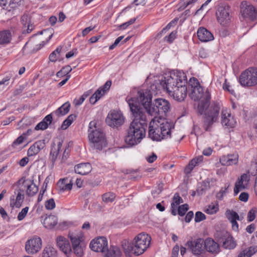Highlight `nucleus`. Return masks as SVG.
<instances>
[{
	"instance_id": "obj_1",
	"label": "nucleus",
	"mask_w": 257,
	"mask_h": 257,
	"mask_svg": "<svg viewBox=\"0 0 257 257\" xmlns=\"http://www.w3.org/2000/svg\"><path fill=\"white\" fill-rule=\"evenodd\" d=\"M126 101L135 118L130 124L125 142L129 145L134 146L139 143L145 137V127L147 125L148 118L146 112L138 107L139 102L136 99L126 97Z\"/></svg>"
},
{
	"instance_id": "obj_2",
	"label": "nucleus",
	"mask_w": 257,
	"mask_h": 257,
	"mask_svg": "<svg viewBox=\"0 0 257 257\" xmlns=\"http://www.w3.org/2000/svg\"><path fill=\"white\" fill-rule=\"evenodd\" d=\"M187 84V77L181 71L166 75L160 83L163 89L167 90L169 94L178 101L184 100L186 97Z\"/></svg>"
},
{
	"instance_id": "obj_3",
	"label": "nucleus",
	"mask_w": 257,
	"mask_h": 257,
	"mask_svg": "<svg viewBox=\"0 0 257 257\" xmlns=\"http://www.w3.org/2000/svg\"><path fill=\"white\" fill-rule=\"evenodd\" d=\"M174 127L173 123L164 118H152L149 127V136L153 141H160L171 137V130Z\"/></svg>"
},
{
	"instance_id": "obj_4",
	"label": "nucleus",
	"mask_w": 257,
	"mask_h": 257,
	"mask_svg": "<svg viewBox=\"0 0 257 257\" xmlns=\"http://www.w3.org/2000/svg\"><path fill=\"white\" fill-rule=\"evenodd\" d=\"M174 127L173 123L164 118H152L149 127V136L153 141H160L171 137V130Z\"/></svg>"
},
{
	"instance_id": "obj_5",
	"label": "nucleus",
	"mask_w": 257,
	"mask_h": 257,
	"mask_svg": "<svg viewBox=\"0 0 257 257\" xmlns=\"http://www.w3.org/2000/svg\"><path fill=\"white\" fill-rule=\"evenodd\" d=\"M151 239L148 234L141 233L134 238L132 244L126 241H123L122 246L125 255L130 256L131 252L137 255L142 254L149 246Z\"/></svg>"
},
{
	"instance_id": "obj_6",
	"label": "nucleus",
	"mask_w": 257,
	"mask_h": 257,
	"mask_svg": "<svg viewBox=\"0 0 257 257\" xmlns=\"http://www.w3.org/2000/svg\"><path fill=\"white\" fill-rule=\"evenodd\" d=\"M128 97L131 98L129 96ZM132 98L136 99L139 102L138 107L139 108L143 111V109L140 108L139 106L140 104H141L147 113L149 115L154 117L153 118H156V119L163 118L161 117L160 112L157 110L158 107L156 106L157 104H156L155 100H154L153 102H152V94L150 90L148 89L141 90L138 92L137 97Z\"/></svg>"
},
{
	"instance_id": "obj_7",
	"label": "nucleus",
	"mask_w": 257,
	"mask_h": 257,
	"mask_svg": "<svg viewBox=\"0 0 257 257\" xmlns=\"http://www.w3.org/2000/svg\"><path fill=\"white\" fill-rule=\"evenodd\" d=\"M88 139L91 148L101 150L107 145L105 136L100 128L96 126L95 121H91L89 124Z\"/></svg>"
},
{
	"instance_id": "obj_8",
	"label": "nucleus",
	"mask_w": 257,
	"mask_h": 257,
	"mask_svg": "<svg viewBox=\"0 0 257 257\" xmlns=\"http://www.w3.org/2000/svg\"><path fill=\"white\" fill-rule=\"evenodd\" d=\"M239 82L242 86H251L257 84V68L250 67L241 73Z\"/></svg>"
},
{
	"instance_id": "obj_9",
	"label": "nucleus",
	"mask_w": 257,
	"mask_h": 257,
	"mask_svg": "<svg viewBox=\"0 0 257 257\" xmlns=\"http://www.w3.org/2000/svg\"><path fill=\"white\" fill-rule=\"evenodd\" d=\"M219 110L220 105L219 103L213 102L205 113V118L204 121V128L206 131H209L211 125L214 122L216 121Z\"/></svg>"
},
{
	"instance_id": "obj_10",
	"label": "nucleus",
	"mask_w": 257,
	"mask_h": 257,
	"mask_svg": "<svg viewBox=\"0 0 257 257\" xmlns=\"http://www.w3.org/2000/svg\"><path fill=\"white\" fill-rule=\"evenodd\" d=\"M217 22L222 26H227L231 22L230 7L226 4L219 5L216 12Z\"/></svg>"
},
{
	"instance_id": "obj_11",
	"label": "nucleus",
	"mask_w": 257,
	"mask_h": 257,
	"mask_svg": "<svg viewBox=\"0 0 257 257\" xmlns=\"http://www.w3.org/2000/svg\"><path fill=\"white\" fill-rule=\"evenodd\" d=\"M42 246L41 238L37 236H34L26 242L25 248L28 254H34L40 250Z\"/></svg>"
},
{
	"instance_id": "obj_12",
	"label": "nucleus",
	"mask_w": 257,
	"mask_h": 257,
	"mask_svg": "<svg viewBox=\"0 0 257 257\" xmlns=\"http://www.w3.org/2000/svg\"><path fill=\"white\" fill-rule=\"evenodd\" d=\"M124 121L122 113L119 111L113 110L108 113L106 122L111 127H118L121 125Z\"/></svg>"
},
{
	"instance_id": "obj_13",
	"label": "nucleus",
	"mask_w": 257,
	"mask_h": 257,
	"mask_svg": "<svg viewBox=\"0 0 257 257\" xmlns=\"http://www.w3.org/2000/svg\"><path fill=\"white\" fill-rule=\"evenodd\" d=\"M240 13L243 18H248L253 20L256 18V11L254 7L249 3L243 1L240 6Z\"/></svg>"
},
{
	"instance_id": "obj_14",
	"label": "nucleus",
	"mask_w": 257,
	"mask_h": 257,
	"mask_svg": "<svg viewBox=\"0 0 257 257\" xmlns=\"http://www.w3.org/2000/svg\"><path fill=\"white\" fill-rule=\"evenodd\" d=\"M89 246L94 251L105 253L108 248L107 239L103 236L97 237L91 241Z\"/></svg>"
},
{
	"instance_id": "obj_15",
	"label": "nucleus",
	"mask_w": 257,
	"mask_h": 257,
	"mask_svg": "<svg viewBox=\"0 0 257 257\" xmlns=\"http://www.w3.org/2000/svg\"><path fill=\"white\" fill-rule=\"evenodd\" d=\"M199 98L198 105V110L200 114H203L209 106V102L211 98V95L208 89H207L205 92L198 96Z\"/></svg>"
},
{
	"instance_id": "obj_16",
	"label": "nucleus",
	"mask_w": 257,
	"mask_h": 257,
	"mask_svg": "<svg viewBox=\"0 0 257 257\" xmlns=\"http://www.w3.org/2000/svg\"><path fill=\"white\" fill-rule=\"evenodd\" d=\"M187 245L190 248L192 253L195 255H199L203 253L204 249V240L202 238H198L194 241H189Z\"/></svg>"
},
{
	"instance_id": "obj_17",
	"label": "nucleus",
	"mask_w": 257,
	"mask_h": 257,
	"mask_svg": "<svg viewBox=\"0 0 257 257\" xmlns=\"http://www.w3.org/2000/svg\"><path fill=\"white\" fill-rule=\"evenodd\" d=\"M52 36V35H50L49 36V38L46 41L43 40L42 37H40L36 39H35V37H33L26 44L25 47H33V51H38L49 41Z\"/></svg>"
},
{
	"instance_id": "obj_18",
	"label": "nucleus",
	"mask_w": 257,
	"mask_h": 257,
	"mask_svg": "<svg viewBox=\"0 0 257 257\" xmlns=\"http://www.w3.org/2000/svg\"><path fill=\"white\" fill-rule=\"evenodd\" d=\"M57 246L66 255L68 256L72 251L71 246L69 240L64 236H59L56 238Z\"/></svg>"
},
{
	"instance_id": "obj_19",
	"label": "nucleus",
	"mask_w": 257,
	"mask_h": 257,
	"mask_svg": "<svg viewBox=\"0 0 257 257\" xmlns=\"http://www.w3.org/2000/svg\"><path fill=\"white\" fill-rule=\"evenodd\" d=\"M249 181V175L247 174H242L238 181L235 183L234 193L236 195L240 191L245 189Z\"/></svg>"
},
{
	"instance_id": "obj_20",
	"label": "nucleus",
	"mask_w": 257,
	"mask_h": 257,
	"mask_svg": "<svg viewBox=\"0 0 257 257\" xmlns=\"http://www.w3.org/2000/svg\"><path fill=\"white\" fill-rule=\"evenodd\" d=\"M157 107H158L157 110L162 117L163 115H165L166 113L170 110L171 105L169 102L163 98H158L155 99Z\"/></svg>"
},
{
	"instance_id": "obj_21",
	"label": "nucleus",
	"mask_w": 257,
	"mask_h": 257,
	"mask_svg": "<svg viewBox=\"0 0 257 257\" xmlns=\"http://www.w3.org/2000/svg\"><path fill=\"white\" fill-rule=\"evenodd\" d=\"M222 234L223 236L219 239V241L222 242L223 246L227 249L234 248L236 244L232 237L227 232H223Z\"/></svg>"
},
{
	"instance_id": "obj_22",
	"label": "nucleus",
	"mask_w": 257,
	"mask_h": 257,
	"mask_svg": "<svg viewBox=\"0 0 257 257\" xmlns=\"http://www.w3.org/2000/svg\"><path fill=\"white\" fill-rule=\"evenodd\" d=\"M15 194H16V197L15 198L14 196L11 197L10 205L12 208L14 207L19 208L21 207L24 199L23 191L21 189L17 190L15 191Z\"/></svg>"
},
{
	"instance_id": "obj_23",
	"label": "nucleus",
	"mask_w": 257,
	"mask_h": 257,
	"mask_svg": "<svg viewBox=\"0 0 257 257\" xmlns=\"http://www.w3.org/2000/svg\"><path fill=\"white\" fill-rule=\"evenodd\" d=\"M221 123L223 125L233 127L236 123L233 116L226 110H223L221 112Z\"/></svg>"
},
{
	"instance_id": "obj_24",
	"label": "nucleus",
	"mask_w": 257,
	"mask_h": 257,
	"mask_svg": "<svg viewBox=\"0 0 257 257\" xmlns=\"http://www.w3.org/2000/svg\"><path fill=\"white\" fill-rule=\"evenodd\" d=\"M197 34L199 40L201 42H207L214 39L213 34L204 27L199 28Z\"/></svg>"
},
{
	"instance_id": "obj_25",
	"label": "nucleus",
	"mask_w": 257,
	"mask_h": 257,
	"mask_svg": "<svg viewBox=\"0 0 257 257\" xmlns=\"http://www.w3.org/2000/svg\"><path fill=\"white\" fill-rule=\"evenodd\" d=\"M204 248L209 252L217 254L219 252V246L214 240L208 238L204 240Z\"/></svg>"
},
{
	"instance_id": "obj_26",
	"label": "nucleus",
	"mask_w": 257,
	"mask_h": 257,
	"mask_svg": "<svg viewBox=\"0 0 257 257\" xmlns=\"http://www.w3.org/2000/svg\"><path fill=\"white\" fill-rule=\"evenodd\" d=\"M21 22L23 25V33H30L34 29V26L31 22L30 17L24 14L21 17Z\"/></svg>"
},
{
	"instance_id": "obj_27",
	"label": "nucleus",
	"mask_w": 257,
	"mask_h": 257,
	"mask_svg": "<svg viewBox=\"0 0 257 257\" xmlns=\"http://www.w3.org/2000/svg\"><path fill=\"white\" fill-rule=\"evenodd\" d=\"M45 147L44 140H39L35 142L28 149L27 154L29 157H31L37 155L41 150Z\"/></svg>"
},
{
	"instance_id": "obj_28",
	"label": "nucleus",
	"mask_w": 257,
	"mask_h": 257,
	"mask_svg": "<svg viewBox=\"0 0 257 257\" xmlns=\"http://www.w3.org/2000/svg\"><path fill=\"white\" fill-rule=\"evenodd\" d=\"M63 142L60 139L55 140L52 145L50 156L53 162H55L59 154V151L62 147Z\"/></svg>"
},
{
	"instance_id": "obj_29",
	"label": "nucleus",
	"mask_w": 257,
	"mask_h": 257,
	"mask_svg": "<svg viewBox=\"0 0 257 257\" xmlns=\"http://www.w3.org/2000/svg\"><path fill=\"white\" fill-rule=\"evenodd\" d=\"M74 170L75 173L81 175H85L91 172V166L88 163H81L75 166Z\"/></svg>"
},
{
	"instance_id": "obj_30",
	"label": "nucleus",
	"mask_w": 257,
	"mask_h": 257,
	"mask_svg": "<svg viewBox=\"0 0 257 257\" xmlns=\"http://www.w3.org/2000/svg\"><path fill=\"white\" fill-rule=\"evenodd\" d=\"M68 236L71 241L72 246L83 244L82 243L83 234L82 232H70L69 233Z\"/></svg>"
},
{
	"instance_id": "obj_31",
	"label": "nucleus",
	"mask_w": 257,
	"mask_h": 257,
	"mask_svg": "<svg viewBox=\"0 0 257 257\" xmlns=\"http://www.w3.org/2000/svg\"><path fill=\"white\" fill-rule=\"evenodd\" d=\"M238 162L237 155H228L222 156L220 159V162L222 165L229 166L236 164Z\"/></svg>"
},
{
	"instance_id": "obj_32",
	"label": "nucleus",
	"mask_w": 257,
	"mask_h": 257,
	"mask_svg": "<svg viewBox=\"0 0 257 257\" xmlns=\"http://www.w3.org/2000/svg\"><path fill=\"white\" fill-rule=\"evenodd\" d=\"M27 187L26 194L30 196H33L38 191V187L31 180H25L24 182Z\"/></svg>"
},
{
	"instance_id": "obj_33",
	"label": "nucleus",
	"mask_w": 257,
	"mask_h": 257,
	"mask_svg": "<svg viewBox=\"0 0 257 257\" xmlns=\"http://www.w3.org/2000/svg\"><path fill=\"white\" fill-rule=\"evenodd\" d=\"M70 105V103L68 101L65 102L57 109L53 112V115L57 117L65 115L69 111Z\"/></svg>"
},
{
	"instance_id": "obj_34",
	"label": "nucleus",
	"mask_w": 257,
	"mask_h": 257,
	"mask_svg": "<svg viewBox=\"0 0 257 257\" xmlns=\"http://www.w3.org/2000/svg\"><path fill=\"white\" fill-rule=\"evenodd\" d=\"M58 188L60 191H69L72 189V184L68 179H62L57 183Z\"/></svg>"
},
{
	"instance_id": "obj_35",
	"label": "nucleus",
	"mask_w": 257,
	"mask_h": 257,
	"mask_svg": "<svg viewBox=\"0 0 257 257\" xmlns=\"http://www.w3.org/2000/svg\"><path fill=\"white\" fill-rule=\"evenodd\" d=\"M58 219L55 215H49L46 217L44 220V224L46 228H52L57 223Z\"/></svg>"
},
{
	"instance_id": "obj_36",
	"label": "nucleus",
	"mask_w": 257,
	"mask_h": 257,
	"mask_svg": "<svg viewBox=\"0 0 257 257\" xmlns=\"http://www.w3.org/2000/svg\"><path fill=\"white\" fill-rule=\"evenodd\" d=\"M12 38L11 33L9 30L0 31V45L8 44Z\"/></svg>"
},
{
	"instance_id": "obj_37",
	"label": "nucleus",
	"mask_w": 257,
	"mask_h": 257,
	"mask_svg": "<svg viewBox=\"0 0 257 257\" xmlns=\"http://www.w3.org/2000/svg\"><path fill=\"white\" fill-rule=\"evenodd\" d=\"M106 252L105 257H121V252L120 249L116 246H111L109 249L107 248Z\"/></svg>"
},
{
	"instance_id": "obj_38",
	"label": "nucleus",
	"mask_w": 257,
	"mask_h": 257,
	"mask_svg": "<svg viewBox=\"0 0 257 257\" xmlns=\"http://www.w3.org/2000/svg\"><path fill=\"white\" fill-rule=\"evenodd\" d=\"M105 93V90H103L101 87L98 88L95 92L90 97L89 102L94 104Z\"/></svg>"
},
{
	"instance_id": "obj_39",
	"label": "nucleus",
	"mask_w": 257,
	"mask_h": 257,
	"mask_svg": "<svg viewBox=\"0 0 257 257\" xmlns=\"http://www.w3.org/2000/svg\"><path fill=\"white\" fill-rule=\"evenodd\" d=\"M56 250L51 245H47L43 250L42 257H56Z\"/></svg>"
},
{
	"instance_id": "obj_40",
	"label": "nucleus",
	"mask_w": 257,
	"mask_h": 257,
	"mask_svg": "<svg viewBox=\"0 0 257 257\" xmlns=\"http://www.w3.org/2000/svg\"><path fill=\"white\" fill-rule=\"evenodd\" d=\"M256 250V248L254 246L248 247L241 251L238 254V257H251Z\"/></svg>"
},
{
	"instance_id": "obj_41",
	"label": "nucleus",
	"mask_w": 257,
	"mask_h": 257,
	"mask_svg": "<svg viewBox=\"0 0 257 257\" xmlns=\"http://www.w3.org/2000/svg\"><path fill=\"white\" fill-rule=\"evenodd\" d=\"M76 115L75 114H70L67 118L63 122L61 125V128L63 130L67 129L75 119Z\"/></svg>"
},
{
	"instance_id": "obj_42",
	"label": "nucleus",
	"mask_w": 257,
	"mask_h": 257,
	"mask_svg": "<svg viewBox=\"0 0 257 257\" xmlns=\"http://www.w3.org/2000/svg\"><path fill=\"white\" fill-rule=\"evenodd\" d=\"M22 0H0V5L6 6L8 5L11 8H16Z\"/></svg>"
},
{
	"instance_id": "obj_43",
	"label": "nucleus",
	"mask_w": 257,
	"mask_h": 257,
	"mask_svg": "<svg viewBox=\"0 0 257 257\" xmlns=\"http://www.w3.org/2000/svg\"><path fill=\"white\" fill-rule=\"evenodd\" d=\"M115 198V195L112 192H107L102 195L103 201L106 203L113 202Z\"/></svg>"
},
{
	"instance_id": "obj_44",
	"label": "nucleus",
	"mask_w": 257,
	"mask_h": 257,
	"mask_svg": "<svg viewBox=\"0 0 257 257\" xmlns=\"http://www.w3.org/2000/svg\"><path fill=\"white\" fill-rule=\"evenodd\" d=\"M74 253L78 256H82L83 255V250L85 247L84 244L72 246Z\"/></svg>"
},
{
	"instance_id": "obj_45",
	"label": "nucleus",
	"mask_w": 257,
	"mask_h": 257,
	"mask_svg": "<svg viewBox=\"0 0 257 257\" xmlns=\"http://www.w3.org/2000/svg\"><path fill=\"white\" fill-rule=\"evenodd\" d=\"M197 1V0H181L179 4L180 7L178 9L179 10H183L188 6L195 3Z\"/></svg>"
},
{
	"instance_id": "obj_46",
	"label": "nucleus",
	"mask_w": 257,
	"mask_h": 257,
	"mask_svg": "<svg viewBox=\"0 0 257 257\" xmlns=\"http://www.w3.org/2000/svg\"><path fill=\"white\" fill-rule=\"evenodd\" d=\"M61 52V49L57 48L55 51L52 52L49 56V60L52 62H55L58 58V55Z\"/></svg>"
},
{
	"instance_id": "obj_47",
	"label": "nucleus",
	"mask_w": 257,
	"mask_h": 257,
	"mask_svg": "<svg viewBox=\"0 0 257 257\" xmlns=\"http://www.w3.org/2000/svg\"><path fill=\"white\" fill-rule=\"evenodd\" d=\"M227 217L229 220H239V217L238 214L233 211H227Z\"/></svg>"
},
{
	"instance_id": "obj_48",
	"label": "nucleus",
	"mask_w": 257,
	"mask_h": 257,
	"mask_svg": "<svg viewBox=\"0 0 257 257\" xmlns=\"http://www.w3.org/2000/svg\"><path fill=\"white\" fill-rule=\"evenodd\" d=\"M188 209L189 206L187 204L179 206L178 208V213L179 215L183 216L185 214Z\"/></svg>"
},
{
	"instance_id": "obj_49",
	"label": "nucleus",
	"mask_w": 257,
	"mask_h": 257,
	"mask_svg": "<svg viewBox=\"0 0 257 257\" xmlns=\"http://www.w3.org/2000/svg\"><path fill=\"white\" fill-rule=\"evenodd\" d=\"M218 210L217 205H210L208 206L205 210V212L209 214H213L216 213Z\"/></svg>"
},
{
	"instance_id": "obj_50",
	"label": "nucleus",
	"mask_w": 257,
	"mask_h": 257,
	"mask_svg": "<svg viewBox=\"0 0 257 257\" xmlns=\"http://www.w3.org/2000/svg\"><path fill=\"white\" fill-rule=\"evenodd\" d=\"M29 209V208L28 206L25 207V208L22 209L21 211L20 212H19V213L18 214V215L17 217L18 220L21 221L24 219V218L26 216V215L28 213Z\"/></svg>"
},
{
	"instance_id": "obj_51",
	"label": "nucleus",
	"mask_w": 257,
	"mask_h": 257,
	"mask_svg": "<svg viewBox=\"0 0 257 257\" xmlns=\"http://www.w3.org/2000/svg\"><path fill=\"white\" fill-rule=\"evenodd\" d=\"M45 207L47 209L52 210L55 207V203L53 198L48 200L45 202Z\"/></svg>"
},
{
	"instance_id": "obj_52",
	"label": "nucleus",
	"mask_w": 257,
	"mask_h": 257,
	"mask_svg": "<svg viewBox=\"0 0 257 257\" xmlns=\"http://www.w3.org/2000/svg\"><path fill=\"white\" fill-rule=\"evenodd\" d=\"M205 219V215L200 211H197L195 214V221L196 222H199Z\"/></svg>"
},
{
	"instance_id": "obj_53",
	"label": "nucleus",
	"mask_w": 257,
	"mask_h": 257,
	"mask_svg": "<svg viewBox=\"0 0 257 257\" xmlns=\"http://www.w3.org/2000/svg\"><path fill=\"white\" fill-rule=\"evenodd\" d=\"M48 125L46 122H44V121H42L39 123L37 124V125L35 127L36 130H44L46 129L48 127Z\"/></svg>"
},
{
	"instance_id": "obj_54",
	"label": "nucleus",
	"mask_w": 257,
	"mask_h": 257,
	"mask_svg": "<svg viewBox=\"0 0 257 257\" xmlns=\"http://www.w3.org/2000/svg\"><path fill=\"white\" fill-rule=\"evenodd\" d=\"M228 187L225 189H221L220 191L217 194L216 198L217 199L222 200L224 195L227 193Z\"/></svg>"
},
{
	"instance_id": "obj_55",
	"label": "nucleus",
	"mask_w": 257,
	"mask_h": 257,
	"mask_svg": "<svg viewBox=\"0 0 257 257\" xmlns=\"http://www.w3.org/2000/svg\"><path fill=\"white\" fill-rule=\"evenodd\" d=\"M24 139L25 138L23 136H20L13 143L12 147L15 148L21 144L23 142Z\"/></svg>"
},
{
	"instance_id": "obj_56",
	"label": "nucleus",
	"mask_w": 257,
	"mask_h": 257,
	"mask_svg": "<svg viewBox=\"0 0 257 257\" xmlns=\"http://www.w3.org/2000/svg\"><path fill=\"white\" fill-rule=\"evenodd\" d=\"M136 21V19H131L129 21L124 23L120 25L119 26V29H126L128 26L133 24Z\"/></svg>"
},
{
	"instance_id": "obj_57",
	"label": "nucleus",
	"mask_w": 257,
	"mask_h": 257,
	"mask_svg": "<svg viewBox=\"0 0 257 257\" xmlns=\"http://www.w3.org/2000/svg\"><path fill=\"white\" fill-rule=\"evenodd\" d=\"M176 33L172 32L169 36L165 37V40L168 42L171 43L176 38Z\"/></svg>"
},
{
	"instance_id": "obj_58",
	"label": "nucleus",
	"mask_w": 257,
	"mask_h": 257,
	"mask_svg": "<svg viewBox=\"0 0 257 257\" xmlns=\"http://www.w3.org/2000/svg\"><path fill=\"white\" fill-rule=\"evenodd\" d=\"M183 202L182 199L180 197L178 193H175L174 197L173 202L178 205L180 203Z\"/></svg>"
},
{
	"instance_id": "obj_59",
	"label": "nucleus",
	"mask_w": 257,
	"mask_h": 257,
	"mask_svg": "<svg viewBox=\"0 0 257 257\" xmlns=\"http://www.w3.org/2000/svg\"><path fill=\"white\" fill-rule=\"evenodd\" d=\"M255 211L253 209H251L247 214L248 221L251 222L253 221L255 217Z\"/></svg>"
},
{
	"instance_id": "obj_60",
	"label": "nucleus",
	"mask_w": 257,
	"mask_h": 257,
	"mask_svg": "<svg viewBox=\"0 0 257 257\" xmlns=\"http://www.w3.org/2000/svg\"><path fill=\"white\" fill-rule=\"evenodd\" d=\"M53 115L54 116L53 114V112L51 114H49L46 116L43 119V121H44V122H46L47 124V125L48 126L49 124H51L52 121L53 119Z\"/></svg>"
},
{
	"instance_id": "obj_61",
	"label": "nucleus",
	"mask_w": 257,
	"mask_h": 257,
	"mask_svg": "<svg viewBox=\"0 0 257 257\" xmlns=\"http://www.w3.org/2000/svg\"><path fill=\"white\" fill-rule=\"evenodd\" d=\"M248 194L246 192H242L241 193L239 196V199L243 202H246L248 200Z\"/></svg>"
},
{
	"instance_id": "obj_62",
	"label": "nucleus",
	"mask_w": 257,
	"mask_h": 257,
	"mask_svg": "<svg viewBox=\"0 0 257 257\" xmlns=\"http://www.w3.org/2000/svg\"><path fill=\"white\" fill-rule=\"evenodd\" d=\"M123 38V36H120L118 37L114 41V43L109 46V50L113 49Z\"/></svg>"
},
{
	"instance_id": "obj_63",
	"label": "nucleus",
	"mask_w": 257,
	"mask_h": 257,
	"mask_svg": "<svg viewBox=\"0 0 257 257\" xmlns=\"http://www.w3.org/2000/svg\"><path fill=\"white\" fill-rule=\"evenodd\" d=\"M85 99V98L81 95L79 98L75 99L73 101V103L75 106L80 105L83 102Z\"/></svg>"
},
{
	"instance_id": "obj_64",
	"label": "nucleus",
	"mask_w": 257,
	"mask_h": 257,
	"mask_svg": "<svg viewBox=\"0 0 257 257\" xmlns=\"http://www.w3.org/2000/svg\"><path fill=\"white\" fill-rule=\"evenodd\" d=\"M157 158V155L153 153L151 155L146 157L147 161L150 163L154 162Z\"/></svg>"
}]
</instances>
